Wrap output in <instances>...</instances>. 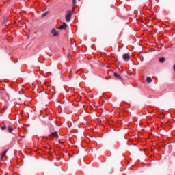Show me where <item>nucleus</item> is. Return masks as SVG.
Instances as JSON below:
<instances>
[{
  "mask_svg": "<svg viewBox=\"0 0 175 175\" xmlns=\"http://www.w3.org/2000/svg\"><path fill=\"white\" fill-rule=\"evenodd\" d=\"M72 18V12L67 11L66 16V21L69 23Z\"/></svg>",
  "mask_w": 175,
  "mask_h": 175,
  "instance_id": "nucleus-1",
  "label": "nucleus"
},
{
  "mask_svg": "<svg viewBox=\"0 0 175 175\" xmlns=\"http://www.w3.org/2000/svg\"><path fill=\"white\" fill-rule=\"evenodd\" d=\"M68 28V25H66V23H63L62 25H61L59 27V29L60 30H62L64 29V31L66 30V29Z\"/></svg>",
  "mask_w": 175,
  "mask_h": 175,
  "instance_id": "nucleus-2",
  "label": "nucleus"
},
{
  "mask_svg": "<svg viewBox=\"0 0 175 175\" xmlns=\"http://www.w3.org/2000/svg\"><path fill=\"white\" fill-rule=\"evenodd\" d=\"M51 34L53 36H59V33L55 29L51 30Z\"/></svg>",
  "mask_w": 175,
  "mask_h": 175,
  "instance_id": "nucleus-3",
  "label": "nucleus"
},
{
  "mask_svg": "<svg viewBox=\"0 0 175 175\" xmlns=\"http://www.w3.org/2000/svg\"><path fill=\"white\" fill-rule=\"evenodd\" d=\"M122 57H123V59H124V61H126V60H128V59H130L131 56H130L129 54H128V53H124V54L123 55Z\"/></svg>",
  "mask_w": 175,
  "mask_h": 175,
  "instance_id": "nucleus-4",
  "label": "nucleus"
},
{
  "mask_svg": "<svg viewBox=\"0 0 175 175\" xmlns=\"http://www.w3.org/2000/svg\"><path fill=\"white\" fill-rule=\"evenodd\" d=\"M49 137H58V132L55 131L53 133H51V134L49 135Z\"/></svg>",
  "mask_w": 175,
  "mask_h": 175,
  "instance_id": "nucleus-5",
  "label": "nucleus"
},
{
  "mask_svg": "<svg viewBox=\"0 0 175 175\" xmlns=\"http://www.w3.org/2000/svg\"><path fill=\"white\" fill-rule=\"evenodd\" d=\"M113 76L116 77V79H118V80H121V79H122L121 76L117 72H114Z\"/></svg>",
  "mask_w": 175,
  "mask_h": 175,
  "instance_id": "nucleus-6",
  "label": "nucleus"
},
{
  "mask_svg": "<svg viewBox=\"0 0 175 175\" xmlns=\"http://www.w3.org/2000/svg\"><path fill=\"white\" fill-rule=\"evenodd\" d=\"M6 152H8V149H6L3 153H1V161L3 159L4 157H5Z\"/></svg>",
  "mask_w": 175,
  "mask_h": 175,
  "instance_id": "nucleus-7",
  "label": "nucleus"
},
{
  "mask_svg": "<svg viewBox=\"0 0 175 175\" xmlns=\"http://www.w3.org/2000/svg\"><path fill=\"white\" fill-rule=\"evenodd\" d=\"M165 61H166V59H165V57H160L159 59V62H161V64H163V62H165Z\"/></svg>",
  "mask_w": 175,
  "mask_h": 175,
  "instance_id": "nucleus-8",
  "label": "nucleus"
},
{
  "mask_svg": "<svg viewBox=\"0 0 175 175\" xmlns=\"http://www.w3.org/2000/svg\"><path fill=\"white\" fill-rule=\"evenodd\" d=\"M146 81H147V83H152V79H151V77H148L146 78Z\"/></svg>",
  "mask_w": 175,
  "mask_h": 175,
  "instance_id": "nucleus-9",
  "label": "nucleus"
},
{
  "mask_svg": "<svg viewBox=\"0 0 175 175\" xmlns=\"http://www.w3.org/2000/svg\"><path fill=\"white\" fill-rule=\"evenodd\" d=\"M3 126L1 127V131H5L6 129V126H5V123L2 122Z\"/></svg>",
  "mask_w": 175,
  "mask_h": 175,
  "instance_id": "nucleus-10",
  "label": "nucleus"
},
{
  "mask_svg": "<svg viewBox=\"0 0 175 175\" xmlns=\"http://www.w3.org/2000/svg\"><path fill=\"white\" fill-rule=\"evenodd\" d=\"M8 131L10 132V133H12V132H13V128H12V126H8Z\"/></svg>",
  "mask_w": 175,
  "mask_h": 175,
  "instance_id": "nucleus-11",
  "label": "nucleus"
},
{
  "mask_svg": "<svg viewBox=\"0 0 175 175\" xmlns=\"http://www.w3.org/2000/svg\"><path fill=\"white\" fill-rule=\"evenodd\" d=\"M88 112H87V111H83L82 112H81V114L83 115V116H85V114H88Z\"/></svg>",
  "mask_w": 175,
  "mask_h": 175,
  "instance_id": "nucleus-12",
  "label": "nucleus"
},
{
  "mask_svg": "<svg viewBox=\"0 0 175 175\" xmlns=\"http://www.w3.org/2000/svg\"><path fill=\"white\" fill-rule=\"evenodd\" d=\"M48 14H49V12H45L42 14V17H46V16H47Z\"/></svg>",
  "mask_w": 175,
  "mask_h": 175,
  "instance_id": "nucleus-13",
  "label": "nucleus"
},
{
  "mask_svg": "<svg viewBox=\"0 0 175 175\" xmlns=\"http://www.w3.org/2000/svg\"><path fill=\"white\" fill-rule=\"evenodd\" d=\"M18 114H20V116H21V115H23V113H24V111L19 110V111H18Z\"/></svg>",
  "mask_w": 175,
  "mask_h": 175,
  "instance_id": "nucleus-14",
  "label": "nucleus"
},
{
  "mask_svg": "<svg viewBox=\"0 0 175 175\" xmlns=\"http://www.w3.org/2000/svg\"><path fill=\"white\" fill-rule=\"evenodd\" d=\"M72 2L74 5H76V0H72Z\"/></svg>",
  "mask_w": 175,
  "mask_h": 175,
  "instance_id": "nucleus-15",
  "label": "nucleus"
},
{
  "mask_svg": "<svg viewBox=\"0 0 175 175\" xmlns=\"http://www.w3.org/2000/svg\"><path fill=\"white\" fill-rule=\"evenodd\" d=\"M67 58H70V53H68V54Z\"/></svg>",
  "mask_w": 175,
  "mask_h": 175,
  "instance_id": "nucleus-16",
  "label": "nucleus"
},
{
  "mask_svg": "<svg viewBox=\"0 0 175 175\" xmlns=\"http://www.w3.org/2000/svg\"><path fill=\"white\" fill-rule=\"evenodd\" d=\"M123 112H124V113H126V112H127V111H123Z\"/></svg>",
  "mask_w": 175,
  "mask_h": 175,
  "instance_id": "nucleus-17",
  "label": "nucleus"
},
{
  "mask_svg": "<svg viewBox=\"0 0 175 175\" xmlns=\"http://www.w3.org/2000/svg\"><path fill=\"white\" fill-rule=\"evenodd\" d=\"M101 109H102V110H103V109H104V108H101Z\"/></svg>",
  "mask_w": 175,
  "mask_h": 175,
  "instance_id": "nucleus-18",
  "label": "nucleus"
},
{
  "mask_svg": "<svg viewBox=\"0 0 175 175\" xmlns=\"http://www.w3.org/2000/svg\"><path fill=\"white\" fill-rule=\"evenodd\" d=\"M49 109V107L45 108V109Z\"/></svg>",
  "mask_w": 175,
  "mask_h": 175,
  "instance_id": "nucleus-19",
  "label": "nucleus"
}]
</instances>
